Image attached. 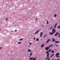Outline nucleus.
I'll return each instance as SVG.
<instances>
[{"label":"nucleus","instance_id":"49","mask_svg":"<svg viewBox=\"0 0 60 60\" xmlns=\"http://www.w3.org/2000/svg\"><path fill=\"white\" fill-rule=\"evenodd\" d=\"M21 20H22L21 19H20Z\"/></svg>","mask_w":60,"mask_h":60},{"label":"nucleus","instance_id":"10","mask_svg":"<svg viewBox=\"0 0 60 60\" xmlns=\"http://www.w3.org/2000/svg\"><path fill=\"white\" fill-rule=\"evenodd\" d=\"M49 34H50V35H53V34H54L52 32H50L49 33Z\"/></svg>","mask_w":60,"mask_h":60},{"label":"nucleus","instance_id":"36","mask_svg":"<svg viewBox=\"0 0 60 60\" xmlns=\"http://www.w3.org/2000/svg\"><path fill=\"white\" fill-rule=\"evenodd\" d=\"M2 48V47H0V49H1Z\"/></svg>","mask_w":60,"mask_h":60},{"label":"nucleus","instance_id":"43","mask_svg":"<svg viewBox=\"0 0 60 60\" xmlns=\"http://www.w3.org/2000/svg\"><path fill=\"white\" fill-rule=\"evenodd\" d=\"M42 27H44V26H43V25H42Z\"/></svg>","mask_w":60,"mask_h":60},{"label":"nucleus","instance_id":"29","mask_svg":"<svg viewBox=\"0 0 60 60\" xmlns=\"http://www.w3.org/2000/svg\"><path fill=\"white\" fill-rule=\"evenodd\" d=\"M56 57H59V56H56Z\"/></svg>","mask_w":60,"mask_h":60},{"label":"nucleus","instance_id":"41","mask_svg":"<svg viewBox=\"0 0 60 60\" xmlns=\"http://www.w3.org/2000/svg\"><path fill=\"white\" fill-rule=\"evenodd\" d=\"M57 60H59V59H57Z\"/></svg>","mask_w":60,"mask_h":60},{"label":"nucleus","instance_id":"4","mask_svg":"<svg viewBox=\"0 0 60 60\" xmlns=\"http://www.w3.org/2000/svg\"><path fill=\"white\" fill-rule=\"evenodd\" d=\"M50 41V39H48L47 40V41L45 43L46 44H47V43H48V42H49V41Z\"/></svg>","mask_w":60,"mask_h":60},{"label":"nucleus","instance_id":"12","mask_svg":"<svg viewBox=\"0 0 60 60\" xmlns=\"http://www.w3.org/2000/svg\"><path fill=\"white\" fill-rule=\"evenodd\" d=\"M59 42H60V41H56L55 42V43H59Z\"/></svg>","mask_w":60,"mask_h":60},{"label":"nucleus","instance_id":"30","mask_svg":"<svg viewBox=\"0 0 60 60\" xmlns=\"http://www.w3.org/2000/svg\"><path fill=\"white\" fill-rule=\"evenodd\" d=\"M58 33V32H56V34H59V33Z\"/></svg>","mask_w":60,"mask_h":60},{"label":"nucleus","instance_id":"20","mask_svg":"<svg viewBox=\"0 0 60 60\" xmlns=\"http://www.w3.org/2000/svg\"><path fill=\"white\" fill-rule=\"evenodd\" d=\"M46 36H47V34H46L45 35V36H44V38H45V37Z\"/></svg>","mask_w":60,"mask_h":60},{"label":"nucleus","instance_id":"48","mask_svg":"<svg viewBox=\"0 0 60 60\" xmlns=\"http://www.w3.org/2000/svg\"><path fill=\"white\" fill-rule=\"evenodd\" d=\"M36 19H38V18H36Z\"/></svg>","mask_w":60,"mask_h":60},{"label":"nucleus","instance_id":"24","mask_svg":"<svg viewBox=\"0 0 60 60\" xmlns=\"http://www.w3.org/2000/svg\"><path fill=\"white\" fill-rule=\"evenodd\" d=\"M52 28H53V27H50V28H49V29L51 30V29H52Z\"/></svg>","mask_w":60,"mask_h":60},{"label":"nucleus","instance_id":"7","mask_svg":"<svg viewBox=\"0 0 60 60\" xmlns=\"http://www.w3.org/2000/svg\"><path fill=\"white\" fill-rule=\"evenodd\" d=\"M44 43L43 44H42L41 46V48H43L44 47Z\"/></svg>","mask_w":60,"mask_h":60},{"label":"nucleus","instance_id":"8","mask_svg":"<svg viewBox=\"0 0 60 60\" xmlns=\"http://www.w3.org/2000/svg\"><path fill=\"white\" fill-rule=\"evenodd\" d=\"M40 31V30H38L35 33H34V34H37L39 32V31Z\"/></svg>","mask_w":60,"mask_h":60},{"label":"nucleus","instance_id":"19","mask_svg":"<svg viewBox=\"0 0 60 60\" xmlns=\"http://www.w3.org/2000/svg\"><path fill=\"white\" fill-rule=\"evenodd\" d=\"M52 53H54V51L53 50H52Z\"/></svg>","mask_w":60,"mask_h":60},{"label":"nucleus","instance_id":"32","mask_svg":"<svg viewBox=\"0 0 60 60\" xmlns=\"http://www.w3.org/2000/svg\"><path fill=\"white\" fill-rule=\"evenodd\" d=\"M32 55V53H31L30 54V56H31Z\"/></svg>","mask_w":60,"mask_h":60},{"label":"nucleus","instance_id":"14","mask_svg":"<svg viewBox=\"0 0 60 60\" xmlns=\"http://www.w3.org/2000/svg\"><path fill=\"white\" fill-rule=\"evenodd\" d=\"M52 46H53V44H52L51 45H49V48H50V47H51Z\"/></svg>","mask_w":60,"mask_h":60},{"label":"nucleus","instance_id":"21","mask_svg":"<svg viewBox=\"0 0 60 60\" xmlns=\"http://www.w3.org/2000/svg\"><path fill=\"white\" fill-rule=\"evenodd\" d=\"M8 17H7L6 18V20H7H7H8Z\"/></svg>","mask_w":60,"mask_h":60},{"label":"nucleus","instance_id":"38","mask_svg":"<svg viewBox=\"0 0 60 60\" xmlns=\"http://www.w3.org/2000/svg\"><path fill=\"white\" fill-rule=\"evenodd\" d=\"M10 52H11V53H12V51H10Z\"/></svg>","mask_w":60,"mask_h":60},{"label":"nucleus","instance_id":"26","mask_svg":"<svg viewBox=\"0 0 60 60\" xmlns=\"http://www.w3.org/2000/svg\"><path fill=\"white\" fill-rule=\"evenodd\" d=\"M18 43V44H21V42H19V43Z\"/></svg>","mask_w":60,"mask_h":60},{"label":"nucleus","instance_id":"11","mask_svg":"<svg viewBox=\"0 0 60 60\" xmlns=\"http://www.w3.org/2000/svg\"><path fill=\"white\" fill-rule=\"evenodd\" d=\"M54 53H53L51 55V56H50V58H51V57H52V56H54Z\"/></svg>","mask_w":60,"mask_h":60},{"label":"nucleus","instance_id":"44","mask_svg":"<svg viewBox=\"0 0 60 60\" xmlns=\"http://www.w3.org/2000/svg\"><path fill=\"white\" fill-rule=\"evenodd\" d=\"M13 24H14V22H13Z\"/></svg>","mask_w":60,"mask_h":60},{"label":"nucleus","instance_id":"1","mask_svg":"<svg viewBox=\"0 0 60 60\" xmlns=\"http://www.w3.org/2000/svg\"><path fill=\"white\" fill-rule=\"evenodd\" d=\"M49 51H47L46 52V54L47 53V57L45 58V60H47V59H49Z\"/></svg>","mask_w":60,"mask_h":60},{"label":"nucleus","instance_id":"18","mask_svg":"<svg viewBox=\"0 0 60 60\" xmlns=\"http://www.w3.org/2000/svg\"><path fill=\"white\" fill-rule=\"evenodd\" d=\"M57 15V14H55L54 15V17H56V15Z\"/></svg>","mask_w":60,"mask_h":60},{"label":"nucleus","instance_id":"25","mask_svg":"<svg viewBox=\"0 0 60 60\" xmlns=\"http://www.w3.org/2000/svg\"><path fill=\"white\" fill-rule=\"evenodd\" d=\"M23 40V39L22 38V39H20L19 40V41H22Z\"/></svg>","mask_w":60,"mask_h":60},{"label":"nucleus","instance_id":"13","mask_svg":"<svg viewBox=\"0 0 60 60\" xmlns=\"http://www.w3.org/2000/svg\"><path fill=\"white\" fill-rule=\"evenodd\" d=\"M58 34H55L54 35V36H56V35H58Z\"/></svg>","mask_w":60,"mask_h":60},{"label":"nucleus","instance_id":"27","mask_svg":"<svg viewBox=\"0 0 60 60\" xmlns=\"http://www.w3.org/2000/svg\"><path fill=\"white\" fill-rule=\"evenodd\" d=\"M57 27H58V28H59V29L60 28V26H58Z\"/></svg>","mask_w":60,"mask_h":60},{"label":"nucleus","instance_id":"2","mask_svg":"<svg viewBox=\"0 0 60 60\" xmlns=\"http://www.w3.org/2000/svg\"><path fill=\"white\" fill-rule=\"evenodd\" d=\"M37 58V57H36L35 58H34V57L33 58H30L29 59V60H36V59Z\"/></svg>","mask_w":60,"mask_h":60},{"label":"nucleus","instance_id":"46","mask_svg":"<svg viewBox=\"0 0 60 60\" xmlns=\"http://www.w3.org/2000/svg\"><path fill=\"white\" fill-rule=\"evenodd\" d=\"M36 21H37V19H36Z\"/></svg>","mask_w":60,"mask_h":60},{"label":"nucleus","instance_id":"34","mask_svg":"<svg viewBox=\"0 0 60 60\" xmlns=\"http://www.w3.org/2000/svg\"><path fill=\"white\" fill-rule=\"evenodd\" d=\"M29 44H30V45H31V44H32V43H29Z\"/></svg>","mask_w":60,"mask_h":60},{"label":"nucleus","instance_id":"33","mask_svg":"<svg viewBox=\"0 0 60 60\" xmlns=\"http://www.w3.org/2000/svg\"><path fill=\"white\" fill-rule=\"evenodd\" d=\"M58 37H60V34H59V35L58 36Z\"/></svg>","mask_w":60,"mask_h":60},{"label":"nucleus","instance_id":"17","mask_svg":"<svg viewBox=\"0 0 60 60\" xmlns=\"http://www.w3.org/2000/svg\"><path fill=\"white\" fill-rule=\"evenodd\" d=\"M39 38H37V39L36 40V41H39Z\"/></svg>","mask_w":60,"mask_h":60},{"label":"nucleus","instance_id":"3","mask_svg":"<svg viewBox=\"0 0 60 60\" xmlns=\"http://www.w3.org/2000/svg\"><path fill=\"white\" fill-rule=\"evenodd\" d=\"M56 32V30H55V29H52V32L53 33V34H54L55 32Z\"/></svg>","mask_w":60,"mask_h":60},{"label":"nucleus","instance_id":"22","mask_svg":"<svg viewBox=\"0 0 60 60\" xmlns=\"http://www.w3.org/2000/svg\"><path fill=\"white\" fill-rule=\"evenodd\" d=\"M47 22L46 23V24H49V21H47Z\"/></svg>","mask_w":60,"mask_h":60},{"label":"nucleus","instance_id":"35","mask_svg":"<svg viewBox=\"0 0 60 60\" xmlns=\"http://www.w3.org/2000/svg\"><path fill=\"white\" fill-rule=\"evenodd\" d=\"M56 46L57 47H58V45H56Z\"/></svg>","mask_w":60,"mask_h":60},{"label":"nucleus","instance_id":"40","mask_svg":"<svg viewBox=\"0 0 60 60\" xmlns=\"http://www.w3.org/2000/svg\"><path fill=\"white\" fill-rule=\"evenodd\" d=\"M52 60H54V59L53 58H52Z\"/></svg>","mask_w":60,"mask_h":60},{"label":"nucleus","instance_id":"37","mask_svg":"<svg viewBox=\"0 0 60 60\" xmlns=\"http://www.w3.org/2000/svg\"><path fill=\"white\" fill-rule=\"evenodd\" d=\"M35 38L34 37V40H35Z\"/></svg>","mask_w":60,"mask_h":60},{"label":"nucleus","instance_id":"23","mask_svg":"<svg viewBox=\"0 0 60 60\" xmlns=\"http://www.w3.org/2000/svg\"><path fill=\"white\" fill-rule=\"evenodd\" d=\"M57 23H56L54 25V26H56V25H57Z\"/></svg>","mask_w":60,"mask_h":60},{"label":"nucleus","instance_id":"16","mask_svg":"<svg viewBox=\"0 0 60 60\" xmlns=\"http://www.w3.org/2000/svg\"><path fill=\"white\" fill-rule=\"evenodd\" d=\"M59 55V53H57L56 54V56H57Z\"/></svg>","mask_w":60,"mask_h":60},{"label":"nucleus","instance_id":"51","mask_svg":"<svg viewBox=\"0 0 60 60\" xmlns=\"http://www.w3.org/2000/svg\"><path fill=\"white\" fill-rule=\"evenodd\" d=\"M23 50H24V49Z\"/></svg>","mask_w":60,"mask_h":60},{"label":"nucleus","instance_id":"15","mask_svg":"<svg viewBox=\"0 0 60 60\" xmlns=\"http://www.w3.org/2000/svg\"><path fill=\"white\" fill-rule=\"evenodd\" d=\"M28 51H29L30 52H31V50L30 49H28Z\"/></svg>","mask_w":60,"mask_h":60},{"label":"nucleus","instance_id":"9","mask_svg":"<svg viewBox=\"0 0 60 60\" xmlns=\"http://www.w3.org/2000/svg\"><path fill=\"white\" fill-rule=\"evenodd\" d=\"M52 42H54V41H56V40H55V39H54V38H53L52 39Z\"/></svg>","mask_w":60,"mask_h":60},{"label":"nucleus","instance_id":"5","mask_svg":"<svg viewBox=\"0 0 60 60\" xmlns=\"http://www.w3.org/2000/svg\"><path fill=\"white\" fill-rule=\"evenodd\" d=\"M49 49V46H48V47H46L45 48V49H46L47 50H48Z\"/></svg>","mask_w":60,"mask_h":60},{"label":"nucleus","instance_id":"31","mask_svg":"<svg viewBox=\"0 0 60 60\" xmlns=\"http://www.w3.org/2000/svg\"><path fill=\"white\" fill-rule=\"evenodd\" d=\"M56 26H54V28H56Z\"/></svg>","mask_w":60,"mask_h":60},{"label":"nucleus","instance_id":"28","mask_svg":"<svg viewBox=\"0 0 60 60\" xmlns=\"http://www.w3.org/2000/svg\"><path fill=\"white\" fill-rule=\"evenodd\" d=\"M51 50H52V49L50 50V49H49V52H51Z\"/></svg>","mask_w":60,"mask_h":60},{"label":"nucleus","instance_id":"47","mask_svg":"<svg viewBox=\"0 0 60 60\" xmlns=\"http://www.w3.org/2000/svg\"><path fill=\"white\" fill-rule=\"evenodd\" d=\"M11 32H12V31H11Z\"/></svg>","mask_w":60,"mask_h":60},{"label":"nucleus","instance_id":"6","mask_svg":"<svg viewBox=\"0 0 60 60\" xmlns=\"http://www.w3.org/2000/svg\"><path fill=\"white\" fill-rule=\"evenodd\" d=\"M43 34V33L42 32H41L40 34V37H42V35Z\"/></svg>","mask_w":60,"mask_h":60},{"label":"nucleus","instance_id":"42","mask_svg":"<svg viewBox=\"0 0 60 60\" xmlns=\"http://www.w3.org/2000/svg\"><path fill=\"white\" fill-rule=\"evenodd\" d=\"M15 32H17V30H15Z\"/></svg>","mask_w":60,"mask_h":60},{"label":"nucleus","instance_id":"45","mask_svg":"<svg viewBox=\"0 0 60 60\" xmlns=\"http://www.w3.org/2000/svg\"><path fill=\"white\" fill-rule=\"evenodd\" d=\"M29 46H30V45H29L28 46V47H29Z\"/></svg>","mask_w":60,"mask_h":60},{"label":"nucleus","instance_id":"50","mask_svg":"<svg viewBox=\"0 0 60 60\" xmlns=\"http://www.w3.org/2000/svg\"><path fill=\"white\" fill-rule=\"evenodd\" d=\"M59 21H60V20H59Z\"/></svg>","mask_w":60,"mask_h":60},{"label":"nucleus","instance_id":"39","mask_svg":"<svg viewBox=\"0 0 60 60\" xmlns=\"http://www.w3.org/2000/svg\"><path fill=\"white\" fill-rule=\"evenodd\" d=\"M48 60H50V59H48Z\"/></svg>","mask_w":60,"mask_h":60}]
</instances>
